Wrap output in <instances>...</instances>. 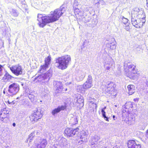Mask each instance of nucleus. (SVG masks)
I'll return each instance as SVG.
<instances>
[{
  "mask_svg": "<svg viewBox=\"0 0 148 148\" xmlns=\"http://www.w3.org/2000/svg\"><path fill=\"white\" fill-rule=\"evenodd\" d=\"M66 8L62 6L51 12L49 16H44L42 14H38L37 24L40 27H43L47 23H52L58 20L60 16L65 13Z\"/></svg>",
  "mask_w": 148,
  "mask_h": 148,
  "instance_id": "1",
  "label": "nucleus"
},
{
  "mask_svg": "<svg viewBox=\"0 0 148 148\" xmlns=\"http://www.w3.org/2000/svg\"><path fill=\"white\" fill-rule=\"evenodd\" d=\"M136 66L129 60L125 61L124 63L125 75L130 78L135 79L137 78V74L135 70Z\"/></svg>",
  "mask_w": 148,
  "mask_h": 148,
  "instance_id": "2",
  "label": "nucleus"
},
{
  "mask_svg": "<svg viewBox=\"0 0 148 148\" xmlns=\"http://www.w3.org/2000/svg\"><path fill=\"white\" fill-rule=\"evenodd\" d=\"M71 61L70 56L66 55L56 58V59L55 65L58 69L63 70L67 68Z\"/></svg>",
  "mask_w": 148,
  "mask_h": 148,
  "instance_id": "3",
  "label": "nucleus"
},
{
  "mask_svg": "<svg viewBox=\"0 0 148 148\" xmlns=\"http://www.w3.org/2000/svg\"><path fill=\"white\" fill-rule=\"evenodd\" d=\"M132 17L143 19H145V16L143 10H140L138 8H135L132 12Z\"/></svg>",
  "mask_w": 148,
  "mask_h": 148,
  "instance_id": "4",
  "label": "nucleus"
},
{
  "mask_svg": "<svg viewBox=\"0 0 148 148\" xmlns=\"http://www.w3.org/2000/svg\"><path fill=\"white\" fill-rule=\"evenodd\" d=\"M19 90V85L17 83H14L9 85L8 92L10 95L13 96L16 94Z\"/></svg>",
  "mask_w": 148,
  "mask_h": 148,
  "instance_id": "5",
  "label": "nucleus"
},
{
  "mask_svg": "<svg viewBox=\"0 0 148 148\" xmlns=\"http://www.w3.org/2000/svg\"><path fill=\"white\" fill-rule=\"evenodd\" d=\"M51 76V71L49 70L45 73L37 77V79L39 81L41 82L42 83L45 82H48Z\"/></svg>",
  "mask_w": 148,
  "mask_h": 148,
  "instance_id": "6",
  "label": "nucleus"
},
{
  "mask_svg": "<svg viewBox=\"0 0 148 148\" xmlns=\"http://www.w3.org/2000/svg\"><path fill=\"white\" fill-rule=\"evenodd\" d=\"M145 22V19H141L132 17L131 22L132 24L136 28H138L141 27Z\"/></svg>",
  "mask_w": 148,
  "mask_h": 148,
  "instance_id": "7",
  "label": "nucleus"
},
{
  "mask_svg": "<svg viewBox=\"0 0 148 148\" xmlns=\"http://www.w3.org/2000/svg\"><path fill=\"white\" fill-rule=\"evenodd\" d=\"M42 116L40 110L37 109L34 111V113L30 116V119L32 121H37L42 117Z\"/></svg>",
  "mask_w": 148,
  "mask_h": 148,
  "instance_id": "8",
  "label": "nucleus"
},
{
  "mask_svg": "<svg viewBox=\"0 0 148 148\" xmlns=\"http://www.w3.org/2000/svg\"><path fill=\"white\" fill-rule=\"evenodd\" d=\"M12 73L17 76L21 75L23 72V69L21 66L19 65L13 66L10 68Z\"/></svg>",
  "mask_w": 148,
  "mask_h": 148,
  "instance_id": "9",
  "label": "nucleus"
},
{
  "mask_svg": "<svg viewBox=\"0 0 148 148\" xmlns=\"http://www.w3.org/2000/svg\"><path fill=\"white\" fill-rule=\"evenodd\" d=\"M88 135L87 131H82L80 134V135L77 136V140H79V139H81L78 142V143L79 144H82L83 142H86L87 141V136Z\"/></svg>",
  "mask_w": 148,
  "mask_h": 148,
  "instance_id": "10",
  "label": "nucleus"
},
{
  "mask_svg": "<svg viewBox=\"0 0 148 148\" xmlns=\"http://www.w3.org/2000/svg\"><path fill=\"white\" fill-rule=\"evenodd\" d=\"M79 130L78 127L74 129L67 128L65 131V133L68 136L71 137L75 135L76 134H77Z\"/></svg>",
  "mask_w": 148,
  "mask_h": 148,
  "instance_id": "11",
  "label": "nucleus"
},
{
  "mask_svg": "<svg viewBox=\"0 0 148 148\" xmlns=\"http://www.w3.org/2000/svg\"><path fill=\"white\" fill-rule=\"evenodd\" d=\"M53 85L56 90L55 93H58L61 92L63 88L62 82L60 81H54Z\"/></svg>",
  "mask_w": 148,
  "mask_h": 148,
  "instance_id": "12",
  "label": "nucleus"
},
{
  "mask_svg": "<svg viewBox=\"0 0 148 148\" xmlns=\"http://www.w3.org/2000/svg\"><path fill=\"white\" fill-rule=\"evenodd\" d=\"M135 118L134 114L132 113H128L125 117L123 118V121H125L126 123L128 124H131L132 122H134Z\"/></svg>",
  "mask_w": 148,
  "mask_h": 148,
  "instance_id": "13",
  "label": "nucleus"
},
{
  "mask_svg": "<svg viewBox=\"0 0 148 148\" xmlns=\"http://www.w3.org/2000/svg\"><path fill=\"white\" fill-rule=\"evenodd\" d=\"M127 146L128 148H141V145L136 140H130L127 143Z\"/></svg>",
  "mask_w": 148,
  "mask_h": 148,
  "instance_id": "14",
  "label": "nucleus"
},
{
  "mask_svg": "<svg viewBox=\"0 0 148 148\" xmlns=\"http://www.w3.org/2000/svg\"><path fill=\"white\" fill-rule=\"evenodd\" d=\"M47 145V141L45 139H41L38 143L32 146L31 148H45Z\"/></svg>",
  "mask_w": 148,
  "mask_h": 148,
  "instance_id": "15",
  "label": "nucleus"
},
{
  "mask_svg": "<svg viewBox=\"0 0 148 148\" xmlns=\"http://www.w3.org/2000/svg\"><path fill=\"white\" fill-rule=\"evenodd\" d=\"M9 112V110L8 108H4L1 110L0 112V118L2 121H3L4 119L7 117Z\"/></svg>",
  "mask_w": 148,
  "mask_h": 148,
  "instance_id": "16",
  "label": "nucleus"
},
{
  "mask_svg": "<svg viewBox=\"0 0 148 148\" xmlns=\"http://www.w3.org/2000/svg\"><path fill=\"white\" fill-rule=\"evenodd\" d=\"M92 81L91 75H88L86 81L83 84V87L86 89L90 88L92 86Z\"/></svg>",
  "mask_w": 148,
  "mask_h": 148,
  "instance_id": "17",
  "label": "nucleus"
},
{
  "mask_svg": "<svg viewBox=\"0 0 148 148\" xmlns=\"http://www.w3.org/2000/svg\"><path fill=\"white\" fill-rule=\"evenodd\" d=\"M114 86V84L112 82L108 83L106 86L107 88L106 89V91L111 94H113L115 90Z\"/></svg>",
  "mask_w": 148,
  "mask_h": 148,
  "instance_id": "18",
  "label": "nucleus"
},
{
  "mask_svg": "<svg viewBox=\"0 0 148 148\" xmlns=\"http://www.w3.org/2000/svg\"><path fill=\"white\" fill-rule=\"evenodd\" d=\"M86 73L81 71H79L76 74V79L78 81L82 80L86 76Z\"/></svg>",
  "mask_w": 148,
  "mask_h": 148,
  "instance_id": "19",
  "label": "nucleus"
},
{
  "mask_svg": "<svg viewBox=\"0 0 148 148\" xmlns=\"http://www.w3.org/2000/svg\"><path fill=\"white\" fill-rule=\"evenodd\" d=\"M66 108V107L65 105H62L59 106L57 108H55L53 110L52 112V114L53 115L61 111L64 110Z\"/></svg>",
  "mask_w": 148,
  "mask_h": 148,
  "instance_id": "20",
  "label": "nucleus"
},
{
  "mask_svg": "<svg viewBox=\"0 0 148 148\" xmlns=\"http://www.w3.org/2000/svg\"><path fill=\"white\" fill-rule=\"evenodd\" d=\"M106 46L110 48V49H114L116 48V45L115 41L114 38H111L110 39V42L106 45Z\"/></svg>",
  "mask_w": 148,
  "mask_h": 148,
  "instance_id": "21",
  "label": "nucleus"
},
{
  "mask_svg": "<svg viewBox=\"0 0 148 148\" xmlns=\"http://www.w3.org/2000/svg\"><path fill=\"white\" fill-rule=\"evenodd\" d=\"M99 139V137L97 135H95L94 137H92L90 142L91 145L93 146L94 145V147H97V145H96V143L98 140Z\"/></svg>",
  "mask_w": 148,
  "mask_h": 148,
  "instance_id": "22",
  "label": "nucleus"
},
{
  "mask_svg": "<svg viewBox=\"0 0 148 148\" xmlns=\"http://www.w3.org/2000/svg\"><path fill=\"white\" fill-rule=\"evenodd\" d=\"M127 88L128 90V93L130 95H132L135 92V87L134 85H129L128 86Z\"/></svg>",
  "mask_w": 148,
  "mask_h": 148,
  "instance_id": "23",
  "label": "nucleus"
},
{
  "mask_svg": "<svg viewBox=\"0 0 148 148\" xmlns=\"http://www.w3.org/2000/svg\"><path fill=\"white\" fill-rule=\"evenodd\" d=\"M68 143L67 140L65 138L61 140L59 143L60 145L62 147H67Z\"/></svg>",
  "mask_w": 148,
  "mask_h": 148,
  "instance_id": "24",
  "label": "nucleus"
},
{
  "mask_svg": "<svg viewBox=\"0 0 148 148\" xmlns=\"http://www.w3.org/2000/svg\"><path fill=\"white\" fill-rule=\"evenodd\" d=\"M13 77L10 75L8 72L5 71L4 77L2 79L3 80H9L12 79Z\"/></svg>",
  "mask_w": 148,
  "mask_h": 148,
  "instance_id": "25",
  "label": "nucleus"
},
{
  "mask_svg": "<svg viewBox=\"0 0 148 148\" xmlns=\"http://www.w3.org/2000/svg\"><path fill=\"white\" fill-rule=\"evenodd\" d=\"M35 136V132H33L31 133L29 136L28 138L27 139V142L29 141V143H30L33 140V138H34Z\"/></svg>",
  "mask_w": 148,
  "mask_h": 148,
  "instance_id": "26",
  "label": "nucleus"
},
{
  "mask_svg": "<svg viewBox=\"0 0 148 148\" xmlns=\"http://www.w3.org/2000/svg\"><path fill=\"white\" fill-rule=\"evenodd\" d=\"M77 102L78 103H79L80 104H82L83 105V103L84 102V99L83 97L82 96L80 95H79L77 98L76 99Z\"/></svg>",
  "mask_w": 148,
  "mask_h": 148,
  "instance_id": "27",
  "label": "nucleus"
},
{
  "mask_svg": "<svg viewBox=\"0 0 148 148\" xmlns=\"http://www.w3.org/2000/svg\"><path fill=\"white\" fill-rule=\"evenodd\" d=\"M106 109V106H105L104 108H102L101 109V112L102 115L104 119L108 121H109V119L108 117H107L106 115V112L105 111V109Z\"/></svg>",
  "mask_w": 148,
  "mask_h": 148,
  "instance_id": "28",
  "label": "nucleus"
},
{
  "mask_svg": "<svg viewBox=\"0 0 148 148\" xmlns=\"http://www.w3.org/2000/svg\"><path fill=\"white\" fill-rule=\"evenodd\" d=\"M133 104L132 102H126L124 108H125L126 109H130V108L133 107Z\"/></svg>",
  "mask_w": 148,
  "mask_h": 148,
  "instance_id": "29",
  "label": "nucleus"
},
{
  "mask_svg": "<svg viewBox=\"0 0 148 148\" xmlns=\"http://www.w3.org/2000/svg\"><path fill=\"white\" fill-rule=\"evenodd\" d=\"M114 64V61L111 58H109L108 60L105 62V65L112 66Z\"/></svg>",
  "mask_w": 148,
  "mask_h": 148,
  "instance_id": "30",
  "label": "nucleus"
},
{
  "mask_svg": "<svg viewBox=\"0 0 148 148\" xmlns=\"http://www.w3.org/2000/svg\"><path fill=\"white\" fill-rule=\"evenodd\" d=\"M85 89H86L83 87V85L82 86H78L77 88V90L78 92L82 93H84L85 92Z\"/></svg>",
  "mask_w": 148,
  "mask_h": 148,
  "instance_id": "31",
  "label": "nucleus"
},
{
  "mask_svg": "<svg viewBox=\"0 0 148 148\" xmlns=\"http://www.w3.org/2000/svg\"><path fill=\"white\" fill-rule=\"evenodd\" d=\"M10 12L11 14L14 16L17 17L18 15V13L16 9H12L10 10Z\"/></svg>",
  "mask_w": 148,
  "mask_h": 148,
  "instance_id": "32",
  "label": "nucleus"
},
{
  "mask_svg": "<svg viewBox=\"0 0 148 148\" xmlns=\"http://www.w3.org/2000/svg\"><path fill=\"white\" fill-rule=\"evenodd\" d=\"M122 19V22L123 23L126 25L128 26L130 23L128 22V20L127 18H124L123 16L121 17Z\"/></svg>",
  "mask_w": 148,
  "mask_h": 148,
  "instance_id": "33",
  "label": "nucleus"
},
{
  "mask_svg": "<svg viewBox=\"0 0 148 148\" xmlns=\"http://www.w3.org/2000/svg\"><path fill=\"white\" fill-rule=\"evenodd\" d=\"M125 108H124L122 110V117H125V116L127 115L128 113H129L128 112V109H124Z\"/></svg>",
  "mask_w": 148,
  "mask_h": 148,
  "instance_id": "34",
  "label": "nucleus"
},
{
  "mask_svg": "<svg viewBox=\"0 0 148 148\" xmlns=\"http://www.w3.org/2000/svg\"><path fill=\"white\" fill-rule=\"evenodd\" d=\"M51 61V57L50 56H48L45 60V64L46 65H49V62Z\"/></svg>",
  "mask_w": 148,
  "mask_h": 148,
  "instance_id": "35",
  "label": "nucleus"
},
{
  "mask_svg": "<svg viewBox=\"0 0 148 148\" xmlns=\"http://www.w3.org/2000/svg\"><path fill=\"white\" fill-rule=\"evenodd\" d=\"M88 42L87 40H85L83 43V44L81 47V49L82 50H84V48L86 47L88 45Z\"/></svg>",
  "mask_w": 148,
  "mask_h": 148,
  "instance_id": "36",
  "label": "nucleus"
},
{
  "mask_svg": "<svg viewBox=\"0 0 148 148\" xmlns=\"http://www.w3.org/2000/svg\"><path fill=\"white\" fill-rule=\"evenodd\" d=\"M48 66L47 65H46L45 64L41 67L40 71H42L43 70L46 69L47 68Z\"/></svg>",
  "mask_w": 148,
  "mask_h": 148,
  "instance_id": "37",
  "label": "nucleus"
},
{
  "mask_svg": "<svg viewBox=\"0 0 148 148\" xmlns=\"http://www.w3.org/2000/svg\"><path fill=\"white\" fill-rule=\"evenodd\" d=\"M90 19V17L89 16H86V17H84V21L85 23L89 22Z\"/></svg>",
  "mask_w": 148,
  "mask_h": 148,
  "instance_id": "38",
  "label": "nucleus"
},
{
  "mask_svg": "<svg viewBox=\"0 0 148 148\" xmlns=\"http://www.w3.org/2000/svg\"><path fill=\"white\" fill-rule=\"evenodd\" d=\"M99 3L101 5H104L106 4L105 2L103 0H100L99 1Z\"/></svg>",
  "mask_w": 148,
  "mask_h": 148,
  "instance_id": "39",
  "label": "nucleus"
},
{
  "mask_svg": "<svg viewBox=\"0 0 148 148\" xmlns=\"http://www.w3.org/2000/svg\"><path fill=\"white\" fill-rule=\"evenodd\" d=\"M2 66L0 64V77L3 74V73L2 72Z\"/></svg>",
  "mask_w": 148,
  "mask_h": 148,
  "instance_id": "40",
  "label": "nucleus"
},
{
  "mask_svg": "<svg viewBox=\"0 0 148 148\" xmlns=\"http://www.w3.org/2000/svg\"><path fill=\"white\" fill-rule=\"evenodd\" d=\"M104 66L106 68V69L107 70H109L112 66H111L107 65L105 64H104Z\"/></svg>",
  "mask_w": 148,
  "mask_h": 148,
  "instance_id": "41",
  "label": "nucleus"
},
{
  "mask_svg": "<svg viewBox=\"0 0 148 148\" xmlns=\"http://www.w3.org/2000/svg\"><path fill=\"white\" fill-rule=\"evenodd\" d=\"M28 97L29 99H34V95L30 94L28 96Z\"/></svg>",
  "mask_w": 148,
  "mask_h": 148,
  "instance_id": "42",
  "label": "nucleus"
},
{
  "mask_svg": "<svg viewBox=\"0 0 148 148\" xmlns=\"http://www.w3.org/2000/svg\"><path fill=\"white\" fill-rule=\"evenodd\" d=\"M125 29L127 31H129L130 29V28L129 27V25L128 26H127V25H126L125 28Z\"/></svg>",
  "mask_w": 148,
  "mask_h": 148,
  "instance_id": "43",
  "label": "nucleus"
},
{
  "mask_svg": "<svg viewBox=\"0 0 148 148\" xmlns=\"http://www.w3.org/2000/svg\"><path fill=\"white\" fill-rule=\"evenodd\" d=\"M89 8L86 7L84 8V11H89Z\"/></svg>",
  "mask_w": 148,
  "mask_h": 148,
  "instance_id": "44",
  "label": "nucleus"
},
{
  "mask_svg": "<svg viewBox=\"0 0 148 148\" xmlns=\"http://www.w3.org/2000/svg\"><path fill=\"white\" fill-rule=\"evenodd\" d=\"M95 5H97L98 7H99L100 6L99 3V1L97 3H95Z\"/></svg>",
  "mask_w": 148,
  "mask_h": 148,
  "instance_id": "45",
  "label": "nucleus"
},
{
  "mask_svg": "<svg viewBox=\"0 0 148 148\" xmlns=\"http://www.w3.org/2000/svg\"><path fill=\"white\" fill-rule=\"evenodd\" d=\"M112 118L114 120H115L116 119V118L114 115L113 116Z\"/></svg>",
  "mask_w": 148,
  "mask_h": 148,
  "instance_id": "46",
  "label": "nucleus"
},
{
  "mask_svg": "<svg viewBox=\"0 0 148 148\" xmlns=\"http://www.w3.org/2000/svg\"><path fill=\"white\" fill-rule=\"evenodd\" d=\"M71 84V82H67L66 84L67 85H70V84Z\"/></svg>",
  "mask_w": 148,
  "mask_h": 148,
  "instance_id": "47",
  "label": "nucleus"
},
{
  "mask_svg": "<svg viewBox=\"0 0 148 148\" xmlns=\"http://www.w3.org/2000/svg\"><path fill=\"white\" fill-rule=\"evenodd\" d=\"M146 6L148 8V0H147Z\"/></svg>",
  "mask_w": 148,
  "mask_h": 148,
  "instance_id": "48",
  "label": "nucleus"
},
{
  "mask_svg": "<svg viewBox=\"0 0 148 148\" xmlns=\"http://www.w3.org/2000/svg\"><path fill=\"white\" fill-rule=\"evenodd\" d=\"M12 125L14 127H15V126H16V124H15V123H13V124H12Z\"/></svg>",
  "mask_w": 148,
  "mask_h": 148,
  "instance_id": "49",
  "label": "nucleus"
},
{
  "mask_svg": "<svg viewBox=\"0 0 148 148\" xmlns=\"http://www.w3.org/2000/svg\"><path fill=\"white\" fill-rule=\"evenodd\" d=\"M45 90V93H47L48 92V90Z\"/></svg>",
  "mask_w": 148,
  "mask_h": 148,
  "instance_id": "50",
  "label": "nucleus"
},
{
  "mask_svg": "<svg viewBox=\"0 0 148 148\" xmlns=\"http://www.w3.org/2000/svg\"><path fill=\"white\" fill-rule=\"evenodd\" d=\"M8 103L9 104H11V102H10L9 101H8Z\"/></svg>",
  "mask_w": 148,
  "mask_h": 148,
  "instance_id": "51",
  "label": "nucleus"
},
{
  "mask_svg": "<svg viewBox=\"0 0 148 148\" xmlns=\"http://www.w3.org/2000/svg\"><path fill=\"white\" fill-rule=\"evenodd\" d=\"M67 90V88H66L65 89V91H66Z\"/></svg>",
  "mask_w": 148,
  "mask_h": 148,
  "instance_id": "52",
  "label": "nucleus"
},
{
  "mask_svg": "<svg viewBox=\"0 0 148 148\" xmlns=\"http://www.w3.org/2000/svg\"><path fill=\"white\" fill-rule=\"evenodd\" d=\"M134 101H135V100H136V99H134Z\"/></svg>",
  "mask_w": 148,
  "mask_h": 148,
  "instance_id": "53",
  "label": "nucleus"
},
{
  "mask_svg": "<svg viewBox=\"0 0 148 148\" xmlns=\"http://www.w3.org/2000/svg\"><path fill=\"white\" fill-rule=\"evenodd\" d=\"M96 107H97V105H96Z\"/></svg>",
  "mask_w": 148,
  "mask_h": 148,
  "instance_id": "54",
  "label": "nucleus"
},
{
  "mask_svg": "<svg viewBox=\"0 0 148 148\" xmlns=\"http://www.w3.org/2000/svg\"><path fill=\"white\" fill-rule=\"evenodd\" d=\"M115 107H117V106H116V105H115Z\"/></svg>",
  "mask_w": 148,
  "mask_h": 148,
  "instance_id": "55",
  "label": "nucleus"
},
{
  "mask_svg": "<svg viewBox=\"0 0 148 148\" xmlns=\"http://www.w3.org/2000/svg\"><path fill=\"white\" fill-rule=\"evenodd\" d=\"M38 133V132H37V133Z\"/></svg>",
  "mask_w": 148,
  "mask_h": 148,
  "instance_id": "56",
  "label": "nucleus"
}]
</instances>
